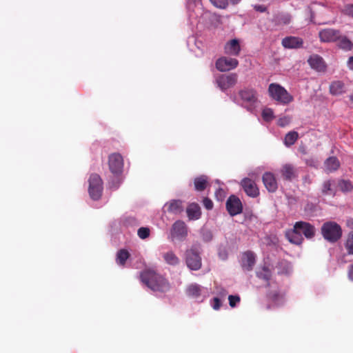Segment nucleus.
Instances as JSON below:
<instances>
[{
    "label": "nucleus",
    "instance_id": "1",
    "mask_svg": "<svg viewBox=\"0 0 353 353\" xmlns=\"http://www.w3.org/2000/svg\"><path fill=\"white\" fill-rule=\"evenodd\" d=\"M316 229L313 225L305 221H296L293 229L286 232L285 236L288 241L295 245H301L303 242V235L307 239L315 236Z\"/></svg>",
    "mask_w": 353,
    "mask_h": 353
},
{
    "label": "nucleus",
    "instance_id": "2",
    "mask_svg": "<svg viewBox=\"0 0 353 353\" xmlns=\"http://www.w3.org/2000/svg\"><path fill=\"white\" fill-rule=\"evenodd\" d=\"M141 281L153 291L166 292L170 290V283L163 276L152 270L141 272Z\"/></svg>",
    "mask_w": 353,
    "mask_h": 353
},
{
    "label": "nucleus",
    "instance_id": "3",
    "mask_svg": "<svg viewBox=\"0 0 353 353\" xmlns=\"http://www.w3.org/2000/svg\"><path fill=\"white\" fill-rule=\"evenodd\" d=\"M323 237L330 243L337 242L342 236L341 227L334 221H327L321 226Z\"/></svg>",
    "mask_w": 353,
    "mask_h": 353
},
{
    "label": "nucleus",
    "instance_id": "4",
    "mask_svg": "<svg viewBox=\"0 0 353 353\" xmlns=\"http://www.w3.org/2000/svg\"><path fill=\"white\" fill-rule=\"evenodd\" d=\"M268 93L272 99L283 105H287L294 100L293 97L283 87L276 83L269 85Z\"/></svg>",
    "mask_w": 353,
    "mask_h": 353
},
{
    "label": "nucleus",
    "instance_id": "5",
    "mask_svg": "<svg viewBox=\"0 0 353 353\" xmlns=\"http://www.w3.org/2000/svg\"><path fill=\"white\" fill-rule=\"evenodd\" d=\"M320 40L323 43H333L339 41L341 44H352L350 41L345 36L341 35L339 30L334 29H324L319 33Z\"/></svg>",
    "mask_w": 353,
    "mask_h": 353
},
{
    "label": "nucleus",
    "instance_id": "6",
    "mask_svg": "<svg viewBox=\"0 0 353 353\" xmlns=\"http://www.w3.org/2000/svg\"><path fill=\"white\" fill-rule=\"evenodd\" d=\"M103 191V182L100 176L97 174H92L89 179L88 192L93 200H98L101 198Z\"/></svg>",
    "mask_w": 353,
    "mask_h": 353
},
{
    "label": "nucleus",
    "instance_id": "7",
    "mask_svg": "<svg viewBox=\"0 0 353 353\" xmlns=\"http://www.w3.org/2000/svg\"><path fill=\"white\" fill-rule=\"evenodd\" d=\"M185 263L191 270H198L201 268L202 262L200 254L194 248L187 250L185 253Z\"/></svg>",
    "mask_w": 353,
    "mask_h": 353
},
{
    "label": "nucleus",
    "instance_id": "8",
    "mask_svg": "<svg viewBox=\"0 0 353 353\" xmlns=\"http://www.w3.org/2000/svg\"><path fill=\"white\" fill-rule=\"evenodd\" d=\"M239 96L243 101V105L248 110H252L257 102L256 91L252 88H245L240 90Z\"/></svg>",
    "mask_w": 353,
    "mask_h": 353
},
{
    "label": "nucleus",
    "instance_id": "9",
    "mask_svg": "<svg viewBox=\"0 0 353 353\" xmlns=\"http://www.w3.org/2000/svg\"><path fill=\"white\" fill-rule=\"evenodd\" d=\"M171 237L179 241H183L188 236V228L185 222L181 220L175 221L171 228Z\"/></svg>",
    "mask_w": 353,
    "mask_h": 353
},
{
    "label": "nucleus",
    "instance_id": "10",
    "mask_svg": "<svg viewBox=\"0 0 353 353\" xmlns=\"http://www.w3.org/2000/svg\"><path fill=\"white\" fill-rule=\"evenodd\" d=\"M108 165L110 172L114 174L122 172L123 159L119 153H112L108 157Z\"/></svg>",
    "mask_w": 353,
    "mask_h": 353
},
{
    "label": "nucleus",
    "instance_id": "11",
    "mask_svg": "<svg viewBox=\"0 0 353 353\" xmlns=\"http://www.w3.org/2000/svg\"><path fill=\"white\" fill-rule=\"evenodd\" d=\"M237 80L238 75L236 73L221 74L216 79V83L220 89L224 91L235 85Z\"/></svg>",
    "mask_w": 353,
    "mask_h": 353
},
{
    "label": "nucleus",
    "instance_id": "12",
    "mask_svg": "<svg viewBox=\"0 0 353 353\" xmlns=\"http://www.w3.org/2000/svg\"><path fill=\"white\" fill-rule=\"evenodd\" d=\"M239 65V61L236 59L222 57L216 61V68L221 72H226L236 68Z\"/></svg>",
    "mask_w": 353,
    "mask_h": 353
},
{
    "label": "nucleus",
    "instance_id": "13",
    "mask_svg": "<svg viewBox=\"0 0 353 353\" xmlns=\"http://www.w3.org/2000/svg\"><path fill=\"white\" fill-rule=\"evenodd\" d=\"M226 209L232 216L241 213L243 206L241 200L237 196L231 195L226 201Z\"/></svg>",
    "mask_w": 353,
    "mask_h": 353
},
{
    "label": "nucleus",
    "instance_id": "14",
    "mask_svg": "<svg viewBox=\"0 0 353 353\" xmlns=\"http://www.w3.org/2000/svg\"><path fill=\"white\" fill-rule=\"evenodd\" d=\"M241 185L248 196L255 198L259 195V190L252 179L244 178L241 181Z\"/></svg>",
    "mask_w": 353,
    "mask_h": 353
},
{
    "label": "nucleus",
    "instance_id": "15",
    "mask_svg": "<svg viewBox=\"0 0 353 353\" xmlns=\"http://www.w3.org/2000/svg\"><path fill=\"white\" fill-rule=\"evenodd\" d=\"M186 294L189 297L198 300L201 302L205 298L203 293V288L197 283H192L186 288Z\"/></svg>",
    "mask_w": 353,
    "mask_h": 353
},
{
    "label": "nucleus",
    "instance_id": "16",
    "mask_svg": "<svg viewBox=\"0 0 353 353\" xmlns=\"http://www.w3.org/2000/svg\"><path fill=\"white\" fill-rule=\"evenodd\" d=\"M310 67L319 72H324L326 70L327 65L323 58L318 54H312L307 59Z\"/></svg>",
    "mask_w": 353,
    "mask_h": 353
},
{
    "label": "nucleus",
    "instance_id": "17",
    "mask_svg": "<svg viewBox=\"0 0 353 353\" xmlns=\"http://www.w3.org/2000/svg\"><path fill=\"white\" fill-rule=\"evenodd\" d=\"M187 8L192 18H197L203 12L201 0H188Z\"/></svg>",
    "mask_w": 353,
    "mask_h": 353
},
{
    "label": "nucleus",
    "instance_id": "18",
    "mask_svg": "<svg viewBox=\"0 0 353 353\" xmlns=\"http://www.w3.org/2000/svg\"><path fill=\"white\" fill-rule=\"evenodd\" d=\"M263 183L265 188L270 192H274L278 188V184L274 174L267 172L262 177Z\"/></svg>",
    "mask_w": 353,
    "mask_h": 353
},
{
    "label": "nucleus",
    "instance_id": "19",
    "mask_svg": "<svg viewBox=\"0 0 353 353\" xmlns=\"http://www.w3.org/2000/svg\"><path fill=\"white\" fill-rule=\"evenodd\" d=\"M255 264V254L252 251H246L243 253L241 265L247 271L252 270Z\"/></svg>",
    "mask_w": 353,
    "mask_h": 353
},
{
    "label": "nucleus",
    "instance_id": "20",
    "mask_svg": "<svg viewBox=\"0 0 353 353\" xmlns=\"http://www.w3.org/2000/svg\"><path fill=\"white\" fill-rule=\"evenodd\" d=\"M186 212L190 220H196L201 216V208L199 205L195 203H192L188 206Z\"/></svg>",
    "mask_w": 353,
    "mask_h": 353
},
{
    "label": "nucleus",
    "instance_id": "21",
    "mask_svg": "<svg viewBox=\"0 0 353 353\" xmlns=\"http://www.w3.org/2000/svg\"><path fill=\"white\" fill-rule=\"evenodd\" d=\"M324 166L326 172H332L339 169L340 162L336 157H330L325 161Z\"/></svg>",
    "mask_w": 353,
    "mask_h": 353
},
{
    "label": "nucleus",
    "instance_id": "22",
    "mask_svg": "<svg viewBox=\"0 0 353 353\" xmlns=\"http://www.w3.org/2000/svg\"><path fill=\"white\" fill-rule=\"evenodd\" d=\"M281 173L282 176L288 181H292L296 176L294 168L290 164L284 165L281 170Z\"/></svg>",
    "mask_w": 353,
    "mask_h": 353
},
{
    "label": "nucleus",
    "instance_id": "23",
    "mask_svg": "<svg viewBox=\"0 0 353 353\" xmlns=\"http://www.w3.org/2000/svg\"><path fill=\"white\" fill-rule=\"evenodd\" d=\"M167 211L172 214H179L183 211L182 202L179 200H173L167 203L165 205Z\"/></svg>",
    "mask_w": 353,
    "mask_h": 353
},
{
    "label": "nucleus",
    "instance_id": "24",
    "mask_svg": "<svg viewBox=\"0 0 353 353\" xmlns=\"http://www.w3.org/2000/svg\"><path fill=\"white\" fill-rule=\"evenodd\" d=\"M163 258L165 263L170 265L176 266L180 263L179 258L173 251H169L163 254Z\"/></svg>",
    "mask_w": 353,
    "mask_h": 353
},
{
    "label": "nucleus",
    "instance_id": "25",
    "mask_svg": "<svg viewBox=\"0 0 353 353\" xmlns=\"http://www.w3.org/2000/svg\"><path fill=\"white\" fill-rule=\"evenodd\" d=\"M208 178L205 175H201L194 179V183L195 190L197 191H203L208 184Z\"/></svg>",
    "mask_w": 353,
    "mask_h": 353
},
{
    "label": "nucleus",
    "instance_id": "26",
    "mask_svg": "<svg viewBox=\"0 0 353 353\" xmlns=\"http://www.w3.org/2000/svg\"><path fill=\"white\" fill-rule=\"evenodd\" d=\"M345 84L341 81H336L330 85V93L333 95H339L344 92Z\"/></svg>",
    "mask_w": 353,
    "mask_h": 353
},
{
    "label": "nucleus",
    "instance_id": "27",
    "mask_svg": "<svg viewBox=\"0 0 353 353\" xmlns=\"http://www.w3.org/2000/svg\"><path fill=\"white\" fill-rule=\"evenodd\" d=\"M299 138V134L298 132L295 131H291L289 132L288 134H286L285 139H284V144L290 147L295 143V142L297 141Z\"/></svg>",
    "mask_w": 353,
    "mask_h": 353
},
{
    "label": "nucleus",
    "instance_id": "28",
    "mask_svg": "<svg viewBox=\"0 0 353 353\" xmlns=\"http://www.w3.org/2000/svg\"><path fill=\"white\" fill-rule=\"evenodd\" d=\"M344 246L348 254L353 255V230L348 233Z\"/></svg>",
    "mask_w": 353,
    "mask_h": 353
},
{
    "label": "nucleus",
    "instance_id": "29",
    "mask_svg": "<svg viewBox=\"0 0 353 353\" xmlns=\"http://www.w3.org/2000/svg\"><path fill=\"white\" fill-rule=\"evenodd\" d=\"M129 256L130 254L126 250H120L117 254V263L121 265H124Z\"/></svg>",
    "mask_w": 353,
    "mask_h": 353
},
{
    "label": "nucleus",
    "instance_id": "30",
    "mask_svg": "<svg viewBox=\"0 0 353 353\" xmlns=\"http://www.w3.org/2000/svg\"><path fill=\"white\" fill-rule=\"evenodd\" d=\"M332 181L328 180L325 181L323 183L322 193L325 195H334L335 190L332 188Z\"/></svg>",
    "mask_w": 353,
    "mask_h": 353
},
{
    "label": "nucleus",
    "instance_id": "31",
    "mask_svg": "<svg viewBox=\"0 0 353 353\" xmlns=\"http://www.w3.org/2000/svg\"><path fill=\"white\" fill-rule=\"evenodd\" d=\"M224 51L227 54L237 56L241 51V46H225Z\"/></svg>",
    "mask_w": 353,
    "mask_h": 353
},
{
    "label": "nucleus",
    "instance_id": "32",
    "mask_svg": "<svg viewBox=\"0 0 353 353\" xmlns=\"http://www.w3.org/2000/svg\"><path fill=\"white\" fill-rule=\"evenodd\" d=\"M301 39L296 37H287L282 39V44H303Z\"/></svg>",
    "mask_w": 353,
    "mask_h": 353
},
{
    "label": "nucleus",
    "instance_id": "33",
    "mask_svg": "<svg viewBox=\"0 0 353 353\" xmlns=\"http://www.w3.org/2000/svg\"><path fill=\"white\" fill-rule=\"evenodd\" d=\"M339 187L343 192H350L353 189V185L350 181L341 180L339 183Z\"/></svg>",
    "mask_w": 353,
    "mask_h": 353
},
{
    "label": "nucleus",
    "instance_id": "34",
    "mask_svg": "<svg viewBox=\"0 0 353 353\" xmlns=\"http://www.w3.org/2000/svg\"><path fill=\"white\" fill-rule=\"evenodd\" d=\"M262 117L265 121H270L274 118V112L271 108H265L262 111Z\"/></svg>",
    "mask_w": 353,
    "mask_h": 353
},
{
    "label": "nucleus",
    "instance_id": "35",
    "mask_svg": "<svg viewBox=\"0 0 353 353\" xmlns=\"http://www.w3.org/2000/svg\"><path fill=\"white\" fill-rule=\"evenodd\" d=\"M271 276V272L267 268H263L262 271L257 272V276L266 281L270 279Z\"/></svg>",
    "mask_w": 353,
    "mask_h": 353
},
{
    "label": "nucleus",
    "instance_id": "36",
    "mask_svg": "<svg viewBox=\"0 0 353 353\" xmlns=\"http://www.w3.org/2000/svg\"><path fill=\"white\" fill-rule=\"evenodd\" d=\"M211 3L219 9H225L228 6V0H210Z\"/></svg>",
    "mask_w": 353,
    "mask_h": 353
},
{
    "label": "nucleus",
    "instance_id": "37",
    "mask_svg": "<svg viewBox=\"0 0 353 353\" xmlns=\"http://www.w3.org/2000/svg\"><path fill=\"white\" fill-rule=\"evenodd\" d=\"M150 234V230L148 228L141 227L137 231V234L139 237L141 239H147Z\"/></svg>",
    "mask_w": 353,
    "mask_h": 353
},
{
    "label": "nucleus",
    "instance_id": "38",
    "mask_svg": "<svg viewBox=\"0 0 353 353\" xmlns=\"http://www.w3.org/2000/svg\"><path fill=\"white\" fill-rule=\"evenodd\" d=\"M305 162L307 164V165L312 168H317L319 163L318 159L313 157L305 159Z\"/></svg>",
    "mask_w": 353,
    "mask_h": 353
},
{
    "label": "nucleus",
    "instance_id": "39",
    "mask_svg": "<svg viewBox=\"0 0 353 353\" xmlns=\"http://www.w3.org/2000/svg\"><path fill=\"white\" fill-rule=\"evenodd\" d=\"M229 304L231 307H234L238 303L240 302L241 299L238 295H230L228 296Z\"/></svg>",
    "mask_w": 353,
    "mask_h": 353
},
{
    "label": "nucleus",
    "instance_id": "40",
    "mask_svg": "<svg viewBox=\"0 0 353 353\" xmlns=\"http://www.w3.org/2000/svg\"><path fill=\"white\" fill-rule=\"evenodd\" d=\"M291 121V118L288 116H285V117H283L282 118H280L279 120H278V125L280 126V127H285L286 125H288Z\"/></svg>",
    "mask_w": 353,
    "mask_h": 353
},
{
    "label": "nucleus",
    "instance_id": "41",
    "mask_svg": "<svg viewBox=\"0 0 353 353\" xmlns=\"http://www.w3.org/2000/svg\"><path fill=\"white\" fill-rule=\"evenodd\" d=\"M203 204L207 210H211L213 208L212 201L207 197L203 199Z\"/></svg>",
    "mask_w": 353,
    "mask_h": 353
},
{
    "label": "nucleus",
    "instance_id": "42",
    "mask_svg": "<svg viewBox=\"0 0 353 353\" xmlns=\"http://www.w3.org/2000/svg\"><path fill=\"white\" fill-rule=\"evenodd\" d=\"M221 305V301L219 298L215 297L213 299V305L212 307L214 310H219Z\"/></svg>",
    "mask_w": 353,
    "mask_h": 353
},
{
    "label": "nucleus",
    "instance_id": "43",
    "mask_svg": "<svg viewBox=\"0 0 353 353\" xmlns=\"http://www.w3.org/2000/svg\"><path fill=\"white\" fill-rule=\"evenodd\" d=\"M345 12L348 15L353 17V4L346 6L345 8Z\"/></svg>",
    "mask_w": 353,
    "mask_h": 353
},
{
    "label": "nucleus",
    "instance_id": "44",
    "mask_svg": "<svg viewBox=\"0 0 353 353\" xmlns=\"http://www.w3.org/2000/svg\"><path fill=\"white\" fill-rule=\"evenodd\" d=\"M254 8L260 12H264L266 11L267 8L263 5H254Z\"/></svg>",
    "mask_w": 353,
    "mask_h": 353
},
{
    "label": "nucleus",
    "instance_id": "45",
    "mask_svg": "<svg viewBox=\"0 0 353 353\" xmlns=\"http://www.w3.org/2000/svg\"><path fill=\"white\" fill-rule=\"evenodd\" d=\"M348 277H349L350 280L353 281V263L349 268Z\"/></svg>",
    "mask_w": 353,
    "mask_h": 353
},
{
    "label": "nucleus",
    "instance_id": "46",
    "mask_svg": "<svg viewBox=\"0 0 353 353\" xmlns=\"http://www.w3.org/2000/svg\"><path fill=\"white\" fill-rule=\"evenodd\" d=\"M347 66L350 70H353V56L349 58L347 61Z\"/></svg>",
    "mask_w": 353,
    "mask_h": 353
},
{
    "label": "nucleus",
    "instance_id": "47",
    "mask_svg": "<svg viewBox=\"0 0 353 353\" xmlns=\"http://www.w3.org/2000/svg\"><path fill=\"white\" fill-rule=\"evenodd\" d=\"M226 44H239V41L237 39H232L228 41Z\"/></svg>",
    "mask_w": 353,
    "mask_h": 353
},
{
    "label": "nucleus",
    "instance_id": "48",
    "mask_svg": "<svg viewBox=\"0 0 353 353\" xmlns=\"http://www.w3.org/2000/svg\"><path fill=\"white\" fill-rule=\"evenodd\" d=\"M347 225L350 228H353V219L347 220Z\"/></svg>",
    "mask_w": 353,
    "mask_h": 353
},
{
    "label": "nucleus",
    "instance_id": "49",
    "mask_svg": "<svg viewBox=\"0 0 353 353\" xmlns=\"http://www.w3.org/2000/svg\"><path fill=\"white\" fill-rule=\"evenodd\" d=\"M241 1V0H228V4L231 3L233 5L237 4Z\"/></svg>",
    "mask_w": 353,
    "mask_h": 353
},
{
    "label": "nucleus",
    "instance_id": "50",
    "mask_svg": "<svg viewBox=\"0 0 353 353\" xmlns=\"http://www.w3.org/2000/svg\"><path fill=\"white\" fill-rule=\"evenodd\" d=\"M300 46H292V45H290V46H284L285 48H296L298 47H299Z\"/></svg>",
    "mask_w": 353,
    "mask_h": 353
},
{
    "label": "nucleus",
    "instance_id": "51",
    "mask_svg": "<svg viewBox=\"0 0 353 353\" xmlns=\"http://www.w3.org/2000/svg\"><path fill=\"white\" fill-rule=\"evenodd\" d=\"M350 99L352 101V103L353 104V94L350 96Z\"/></svg>",
    "mask_w": 353,
    "mask_h": 353
},
{
    "label": "nucleus",
    "instance_id": "52",
    "mask_svg": "<svg viewBox=\"0 0 353 353\" xmlns=\"http://www.w3.org/2000/svg\"><path fill=\"white\" fill-rule=\"evenodd\" d=\"M214 17H215L216 19H219V17H217L216 15H214Z\"/></svg>",
    "mask_w": 353,
    "mask_h": 353
},
{
    "label": "nucleus",
    "instance_id": "53",
    "mask_svg": "<svg viewBox=\"0 0 353 353\" xmlns=\"http://www.w3.org/2000/svg\"><path fill=\"white\" fill-rule=\"evenodd\" d=\"M302 152L305 154V150H302Z\"/></svg>",
    "mask_w": 353,
    "mask_h": 353
},
{
    "label": "nucleus",
    "instance_id": "54",
    "mask_svg": "<svg viewBox=\"0 0 353 353\" xmlns=\"http://www.w3.org/2000/svg\"><path fill=\"white\" fill-rule=\"evenodd\" d=\"M345 49L351 50V48H345Z\"/></svg>",
    "mask_w": 353,
    "mask_h": 353
}]
</instances>
